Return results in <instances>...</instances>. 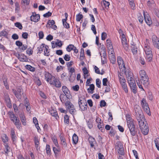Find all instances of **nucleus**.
<instances>
[{
  "label": "nucleus",
  "instance_id": "obj_1",
  "mask_svg": "<svg viewBox=\"0 0 159 159\" xmlns=\"http://www.w3.org/2000/svg\"><path fill=\"white\" fill-rule=\"evenodd\" d=\"M60 98L61 102L65 104L66 110L69 112L70 113L74 115L76 111L74 105L69 99L66 98L63 94H60Z\"/></svg>",
  "mask_w": 159,
  "mask_h": 159
},
{
  "label": "nucleus",
  "instance_id": "obj_2",
  "mask_svg": "<svg viewBox=\"0 0 159 159\" xmlns=\"http://www.w3.org/2000/svg\"><path fill=\"white\" fill-rule=\"evenodd\" d=\"M126 117L127 126L131 135L132 136H135L137 133V131L135 128V125L134 123V120L131 118L129 114L126 115Z\"/></svg>",
  "mask_w": 159,
  "mask_h": 159
},
{
  "label": "nucleus",
  "instance_id": "obj_3",
  "mask_svg": "<svg viewBox=\"0 0 159 159\" xmlns=\"http://www.w3.org/2000/svg\"><path fill=\"white\" fill-rule=\"evenodd\" d=\"M134 108L135 113V116L139 123L144 121L145 118L140 107L137 105H136L134 107Z\"/></svg>",
  "mask_w": 159,
  "mask_h": 159
},
{
  "label": "nucleus",
  "instance_id": "obj_4",
  "mask_svg": "<svg viewBox=\"0 0 159 159\" xmlns=\"http://www.w3.org/2000/svg\"><path fill=\"white\" fill-rule=\"evenodd\" d=\"M8 114L11 120L12 121L17 128L20 129L21 127V123L19 119H17L12 111H9Z\"/></svg>",
  "mask_w": 159,
  "mask_h": 159
},
{
  "label": "nucleus",
  "instance_id": "obj_5",
  "mask_svg": "<svg viewBox=\"0 0 159 159\" xmlns=\"http://www.w3.org/2000/svg\"><path fill=\"white\" fill-rule=\"evenodd\" d=\"M139 125L142 133L144 135H147L149 132V129L148 124L146 121L139 122Z\"/></svg>",
  "mask_w": 159,
  "mask_h": 159
},
{
  "label": "nucleus",
  "instance_id": "obj_6",
  "mask_svg": "<svg viewBox=\"0 0 159 159\" xmlns=\"http://www.w3.org/2000/svg\"><path fill=\"white\" fill-rule=\"evenodd\" d=\"M115 148L116 150H117L118 153L121 155H124V149L123 145L121 143L120 141L117 142L115 145Z\"/></svg>",
  "mask_w": 159,
  "mask_h": 159
},
{
  "label": "nucleus",
  "instance_id": "obj_7",
  "mask_svg": "<svg viewBox=\"0 0 159 159\" xmlns=\"http://www.w3.org/2000/svg\"><path fill=\"white\" fill-rule=\"evenodd\" d=\"M121 41L123 48L125 50H128L129 49V46L125 36L124 34H121Z\"/></svg>",
  "mask_w": 159,
  "mask_h": 159
},
{
  "label": "nucleus",
  "instance_id": "obj_8",
  "mask_svg": "<svg viewBox=\"0 0 159 159\" xmlns=\"http://www.w3.org/2000/svg\"><path fill=\"white\" fill-rule=\"evenodd\" d=\"M79 104L80 108L82 110H85L87 108V103L85 100H81L79 98Z\"/></svg>",
  "mask_w": 159,
  "mask_h": 159
},
{
  "label": "nucleus",
  "instance_id": "obj_9",
  "mask_svg": "<svg viewBox=\"0 0 159 159\" xmlns=\"http://www.w3.org/2000/svg\"><path fill=\"white\" fill-rule=\"evenodd\" d=\"M44 75L45 80L50 84L54 76L50 74L49 72H45Z\"/></svg>",
  "mask_w": 159,
  "mask_h": 159
},
{
  "label": "nucleus",
  "instance_id": "obj_10",
  "mask_svg": "<svg viewBox=\"0 0 159 159\" xmlns=\"http://www.w3.org/2000/svg\"><path fill=\"white\" fill-rule=\"evenodd\" d=\"M4 98L7 107L9 108H11L12 107V105L10 98L8 94L7 93H4Z\"/></svg>",
  "mask_w": 159,
  "mask_h": 159
},
{
  "label": "nucleus",
  "instance_id": "obj_11",
  "mask_svg": "<svg viewBox=\"0 0 159 159\" xmlns=\"http://www.w3.org/2000/svg\"><path fill=\"white\" fill-rule=\"evenodd\" d=\"M117 60L119 68L121 69L123 67L124 68V70H125L126 68L124 64V61L122 58L120 56L118 57L117 58Z\"/></svg>",
  "mask_w": 159,
  "mask_h": 159
},
{
  "label": "nucleus",
  "instance_id": "obj_12",
  "mask_svg": "<svg viewBox=\"0 0 159 159\" xmlns=\"http://www.w3.org/2000/svg\"><path fill=\"white\" fill-rule=\"evenodd\" d=\"M50 84L54 85L56 87L60 88L61 86V84L60 81L55 77L53 78Z\"/></svg>",
  "mask_w": 159,
  "mask_h": 159
},
{
  "label": "nucleus",
  "instance_id": "obj_13",
  "mask_svg": "<svg viewBox=\"0 0 159 159\" xmlns=\"http://www.w3.org/2000/svg\"><path fill=\"white\" fill-rule=\"evenodd\" d=\"M40 19V15L36 14L35 12H33L32 15L30 16V20L31 21L35 22H38Z\"/></svg>",
  "mask_w": 159,
  "mask_h": 159
},
{
  "label": "nucleus",
  "instance_id": "obj_14",
  "mask_svg": "<svg viewBox=\"0 0 159 159\" xmlns=\"http://www.w3.org/2000/svg\"><path fill=\"white\" fill-rule=\"evenodd\" d=\"M152 40L154 47L159 49V38L155 36H153L152 37Z\"/></svg>",
  "mask_w": 159,
  "mask_h": 159
},
{
  "label": "nucleus",
  "instance_id": "obj_15",
  "mask_svg": "<svg viewBox=\"0 0 159 159\" xmlns=\"http://www.w3.org/2000/svg\"><path fill=\"white\" fill-rule=\"evenodd\" d=\"M149 78L148 76L140 78V81L141 84H143L145 86H147L149 84Z\"/></svg>",
  "mask_w": 159,
  "mask_h": 159
},
{
  "label": "nucleus",
  "instance_id": "obj_16",
  "mask_svg": "<svg viewBox=\"0 0 159 159\" xmlns=\"http://www.w3.org/2000/svg\"><path fill=\"white\" fill-rule=\"evenodd\" d=\"M114 53V51L111 50L109 56L110 61L113 64H115L116 61V57L113 55Z\"/></svg>",
  "mask_w": 159,
  "mask_h": 159
},
{
  "label": "nucleus",
  "instance_id": "obj_17",
  "mask_svg": "<svg viewBox=\"0 0 159 159\" xmlns=\"http://www.w3.org/2000/svg\"><path fill=\"white\" fill-rule=\"evenodd\" d=\"M62 89L65 95L64 94L66 98L69 97L70 92L66 86H63L62 87Z\"/></svg>",
  "mask_w": 159,
  "mask_h": 159
},
{
  "label": "nucleus",
  "instance_id": "obj_18",
  "mask_svg": "<svg viewBox=\"0 0 159 159\" xmlns=\"http://www.w3.org/2000/svg\"><path fill=\"white\" fill-rule=\"evenodd\" d=\"M16 56L21 61H27L28 60L26 56H25L23 54H18Z\"/></svg>",
  "mask_w": 159,
  "mask_h": 159
},
{
  "label": "nucleus",
  "instance_id": "obj_19",
  "mask_svg": "<svg viewBox=\"0 0 159 159\" xmlns=\"http://www.w3.org/2000/svg\"><path fill=\"white\" fill-rule=\"evenodd\" d=\"M132 92L134 94H136L137 92V86L135 82L133 83H130L129 84Z\"/></svg>",
  "mask_w": 159,
  "mask_h": 159
},
{
  "label": "nucleus",
  "instance_id": "obj_20",
  "mask_svg": "<svg viewBox=\"0 0 159 159\" xmlns=\"http://www.w3.org/2000/svg\"><path fill=\"white\" fill-rule=\"evenodd\" d=\"M102 7L103 9L105 8H108L109 6L110 5V3L109 2H107L106 1L104 0L101 2Z\"/></svg>",
  "mask_w": 159,
  "mask_h": 159
},
{
  "label": "nucleus",
  "instance_id": "obj_21",
  "mask_svg": "<svg viewBox=\"0 0 159 159\" xmlns=\"http://www.w3.org/2000/svg\"><path fill=\"white\" fill-rule=\"evenodd\" d=\"M148 16V15H145V14L144 13V17L145 21L148 25H150L152 22L150 18Z\"/></svg>",
  "mask_w": 159,
  "mask_h": 159
},
{
  "label": "nucleus",
  "instance_id": "obj_22",
  "mask_svg": "<svg viewBox=\"0 0 159 159\" xmlns=\"http://www.w3.org/2000/svg\"><path fill=\"white\" fill-rule=\"evenodd\" d=\"M144 50L146 54L152 53V49L148 45L145 46L144 47Z\"/></svg>",
  "mask_w": 159,
  "mask_h": 159
},
{
  "label": "nucleus",
  "instance_id": "obj_23",
  "mask_svg": "<svg viewBox=\"0 0 159 159\" xmlns=\"http://www.w3.org/2000/svg\"><path fill=\"white\" fill-rule=\"evenodd\" d=\"M50 112L51 115L53 116H54L56 119L57 120L58 119L59 117L58 115L57 112V111L52 110L50 111Z\"/></svg>",
  "mask_w": 159,
  "mask_h": 159
},
{
  "label": "nucleus",
  "instance_id": "obj_24",
  "mask_svg": "<svg viewBox=\"0 0 159 159\" xmlns=\"http://www.w3.org/2000/svg\"><path fill=\"white\" fill-rule=\"evenodd\" d=\"M138 48L135 45L132 44L131 46V50L134 55H136L137 53Z\"/></svg>",
  "mask_w": 159,
  "mask_h": 159
},
{
  "label": "nucleus",
  "instance_id": "obj_25",
  "mask_svg": "<svg viewBox=\"0 0 159 159\" xmlns=\"http://www.w3.org/2000/svg\"><path fill=\"white\" fill-rule=\"evenodd\" d=\"M51 138L55 146L56 147H58L59 145L57 142V139L56 136L55 135H52L51 136Z\"/></svg>",
  "mask_w": 159,
  "mask_h": 159
},
{
  "label": "nucleus",
  "instance_id": "obj_26",
  "mask_svg": "<svg viewBox=\"0 0 159 159\" xmlns=\"http://www.w3.org/2000/svg\"><path fill=\"white\" fill-rule=\"evenodd\" d=\"M107 45L109 47L108 48L110 49L111 50H113V46H112V42L110 39H107L106 41Z\"/></svg>",
  "mask_w": 159,
  "mask_h": 159
},
{
  "label": "nucleus",
  "instance_id": "obj_27",
  "mask_svg": "<svg viewBox=\"0 0 159 159\" xmlns=\"http://www.w3.org/2000/svg\"><path fill=\"white\" fill-rule=\"evenodd\" d=\"M94 88V85L93 84H90L89 88L87 89L88 93L92 94L93 93Z\"/></svg>",
  "mask_w": 159,
  "mask_h": 159
},
{
  "label": "nucleus",
  "instance_id": "obj_28",
  "mask_svg": "<svg viewBox=\"0 0 159 159\" xmlns=\"http://www.w3.org/2000/svg\"><path fill=\"white\" fill-rule=\"evenodd\" d=\"M78 136L75 134H74L72 137L73 143L75 144H76L78 143Z\"/></svg>",
  "mask_w": 159,
  "mask_h": 159
},
{
  "label": "nucleus",
  "instance_id": "obj_29",
  "mask_svg": "<svg viewBox=\"0 0 159 159\" xmlns=\"http://www.w3.org/2000/svg\"><path fill=\"white\" fill-rule=\"evenodd\" d=\"M127 78L129 84H130V83L132 84L135 82V81L133 78V75H130V77H129Z\"/></svg>",
  "mask_w": 159,
  "mask_h": 159
},
{
  "label": "nucleus",
  "instance_id": "obj_30",
  "mask_svg": "<svg viewBox=\"0 0 159 159\" xmlns=\"http://www.w3.org/2000/svg\"><path fill=\"white\" fill-rule=\"evenodd\" d=\"M139 76L140 78L148 76L145 71L144 70H141L139 71Z\"/></svg>",
  "mask_w": 159,
  "mask_h": 159
},
{
  "label": "nucleus",
  "instance_id": "obj_31",
  "mask_svg": "<svg viewBox=\"0 0 159 159\" xmlns=\"http://www.w3.org/2000/svg\"><path fill=\"white\" fill-rule=\"evenodd\" d=\"M102 51L101 52H100V55H101L102 54V56H101L106 57V50L104 46H102Z\"/></svg>",
  "mask_w": 159,
  "mask_h": 159
},
{
  "label": "nucleus",
  "instance_id": "obj_32",
  "mask_svg": "<svg viewBox=\"0 0 159 159\" xmlns=\"http://www.w3.org/2000/svg\"><path fill=\"white\" fill-rule=\"evenodd\" d=\"M2 139L4 144H7V142L8 141V138L6 134H3Z\"/></svg>",
  "mask_w": 159,
  "mask_h": 159
},
{
  "label": "nucleus",
  "instance_id": "obj_33",
  "mask_svg": "<svg viewBox=\"0 0 159 159\" xmlns=\"http://www.w3.org/2000/svg\"><path fill=\"white\" fill-rule=\"evenodd\" d=\"M34 143L35 145L36 148L38 149L39 146V143L38 139L36 137H35L34 138Z\"/></svg>",
  "mask_w": 159,
  "mask_h": 159
},
{
  "label": "nucleus",
  "instance_id": "obj_34",
  "mask_svg": "<svg viewBox=\"0 0 159 159\" xmlns=\"http://www.w3.org/2000/svg\"><path fill=\"white\" fill-rule=\"evenodd\" d=\"M143 110L149 116L151 115V113L150 111V108L148 107V106H145V107H143Z\"/></svg>",
  "mask_w": 159,
  "mask_h": 159
},
{
  "label": "nucleus",
  "instance_id": "obj_35",
  "mask_svg": "<svg viewBox=\"0 0 159 159\" xmlns=\"http://www.w3.org/2000/svg\"><path fill=\"white\" fill-rule=\"evenodd\" d=\"M146 59L148 62H151L152 59V53L146 54Z\"/></svg>",
  "mask_w": 159,
  "mask_h": 159
},
{
  "label": "nucleus",
  "instance_id": "obj_36",
  "mask_svg": "<svg viewBox=\"0 0 159 159\" xmlns=\"http://www.w3.org/2000/svg\"><path fill=\"white\" fill-rule=\"evenodd\" d=\"M83 71L84 74V77L85 79L87 78L88 77V71L86 68H84L82 69Z\"/></svg>",
  "mask_w": 159,
  "mask_h": 159
},
{
  "label": "nucleus",
  "instance_id": "obj_37",
  "mask_svg": "<svg viewBox=\"0 0 159 159\" xmlns=\"http://www.w3.org/2000/svg\"><path fill=\"white\" fill-rule=\"evenodd\" d=\"M141 104L143 108L145 107V106H148L146 102V99L144 98H143L141 101Z\"/></svg>",
  "mask_w": 159,
  "mask_h": 159
},
{
  "label": "nucleus",
  "instance_id": "obj_38",
  "mask_svg": "<svg viewBox=\"0 0 159 159\" xmlns=\"http://www.w3.org/2000/svg\"><path fill=\"white\" fill-rule=\"evenodd\" d=\"M5 148V153L7 155L9 152H10V148L9 147L7 144H4Z\"/></svg>",
  "mask_w": 159,
  "mask_h": 159
},
{
  "label": "nucleus",
  "instance_id": "obj_39",
  "mask_svg": "<svg viewBox=\"0 0 159 159\" xmlns=\"http://www.w3.org/2000/svg\"><path fill=\"white\" fill-rule=\"evenodd\" d=\"M48 46H45L44 51V55L47 56H48L49 55V52L48 50Z\"/></svg>",
  "mask_w": 159,
  "mask_h": 159
},
{
  "label": "nucleus",
  "instance_id": "obj_40",
  "mask_svg": "<svg viewBox=\"0 0 159 159\" xmlns=\"http://www.w3.org/2000/svg\"><path fill=\"white\" fill-rule=\"evenodd\" d=\"M45 44L44 43H42V44L41 45L40 47H38V49L39 50V53H41L43 51V48H45Z\"/></svg>",
  "mask_w": 159,
  "mask_h": 159
},
{
  "label": "nucleus",
  "instance_id": "obj_41",
  "mask_svg": "<svg viewBox=\"0 0 159 159\" xmlns=\"http://www.w3.org/2000/svg\"><path fill=\"white\" fill-rule=\"evenodd\" d=\"M156 146L158 150H159V139L156 138L154 140Z\"/></svg>",
  "mask_w": 159,
  "mask_h": 159
},
{
  "label": "nucleus",
  "instance_id": "obj_42",
  "mask_svg": "<svg viewBox=\"0 0 159 159\" xmlns=\"http://www.w3.org/2000/svg\"><path fill=\"white\" fill-rule=\"evenodd\" d=\"M64 26L66 28H69V25L66 22V20L65 19H63L62 20Z\"/></svg>",
  "mask_w": 159,
  "mask_h": 159
},
{
  "label": "nucleus",
  "instance_id": "obj_43",
  "mask_svg": "<svg viewBox=\"0 0 159 159\" xmlns=\"http://www.w3.org/2000/svg\"><path fill=\"white\" fill-rule=\"evenodd\" d=\"M25 68L27 69L32 71H34L35 70V68L30 65H26Z\"/></svg>",
  "mask_w": 159,
  "mask_h": 159
},
{
  "label": "nucleus",
  "instance_id": "obj_44",
  "mask_svg": "<svg viewBox=\"0 0 159 159\" xmlns=\"http://www.w3.org/2000/svg\"><path fill=\"white\" fill-rule=\"evenodd\" d=\"M89 142L91 146H93V142L94 141V139L93 137H90L88 139Z\"/></svg>",
  "mask_w": 159,
  "mask_h": 159
},
{
  "label": "nucleus",
  "instance_id": "obj_45",
  "mask_svg": "<svg viewBox=\"0 0 159 159\" xmlns=\"http://www.w3.org/2000/svg\"><path fill=\"white\" fill-rule=\"evenodd\" d=\"M83 18V15L80 13H79L76 16V20L77 21H80Z\"/></svg>",
  "mask_w": 159,
  "mask_h": 159
},
{
  "label": "nucleus",
  "instance_id": "obj_46",
  "mask_svg": "<svg viewBox=\"0 0 159 159\" xmlns=\"http://www.w3.org/2000/svg\"><path fill=\"white\" fill-rule=\"evenodd\" d=\"M64 122L66 124H69V116L67 115H66L64 116Z\"/></svg>",
  "mask_w": 159,
  "mask_h": 159
},
{
  "label": "nucleus",
  "instance_id": "obj_47",
  "mask_svg": "<svg viewBox=\"0 0 159 159\" xmlns=\"http://www.w3.org/2000/svg\"><path fill=\"white\" fill-rule=\"evenodd\" d=\"M15 11L16 12H19L20 8L19 3L17 2H16L15 3Z\"/></svg>",
  "mask_w": 159,
  "mask_h": 159
},
{
  "label": "nucleus",
  "instance_id": "obj_48",
  "mask_svg": "<svg viewBox=\"0 0 159 159\" xmlns=\"http://www.w3.org/2000/svg\"><path fill=\"white\" fill-rule=\"evenodd\" d=\"M101 62L102 65L107 63V58L105 56H101Z\"/></svg>",
  "mask_w": 159,
  "mask_h": 159
},
{
  "label": "nucleus",
  "instance_id": "obj_49",
  "mask_svg": "<svg viewBox=\"0 0 159 159\" xmlns=\"http://www.w3.org/2000/svg\"><path fill=\"white\" fill-rule=\"evenodd\" d=\"M30 0H22L21 4L24 6L28 5L29 4Z\"/></svg>",
  "mask_w": 159,
  "mask_h": 159
},
{
  "label": "nucleus",
  "instance_id": "obj_50",
  "mask_svg": "<svg viewBox=\"0 0 159 159\" xmlns=\"http://www.w3.org/2000/svg\"><path fill=\"white\" fill-rule=\"evenodd\" d=\"M53 150L55 156L57 157L58 152H60V150L58 149H57L55 147H53Z\"/></svg>",
  "mask_w": 159,
  "mask_h": 159
},
{
  "label": "nucleus",
  "instance_id": "obj_51",
  "mask_svg": "<svg viewBox=\"0 0 159 159\" xmlns=\"http://www.w3.org/2000/svg\"><path fill=\"white\" fill-rule=\"evenodd\" d=\"M74 45L72 44L69 45L66 48V50L68 52H70L74 48Z\"/></svg>",
  "mask_w": 159,
  "mask_h": 159
},
{
  "label": "nucleus",
  "instance_id": "obj_52",
  "mask_svg": "<svg viewBox=\"0 0 159 159\" xmlns=\"http://www.w3.org/2000/svg\"><path fill=\"white\" fill-rule=\"evenodd\" d=\"M69 72L71 73L70 74V78H69L70 80L71 81L70 79L72 76V73L74 72L75 71V70L74 68L73 67H71L70 69H69Z\"/></svg>",
  "mask_w": 159,
  "mask_h": 159
},
{
  "label": "nucleus",
  "instance_id": "obj_53",
  "mask_svg": "<svg viewBox=\"0 0 159 159\" xmlns=\"http://www.w3.org/2000/svg\"><path fill=\"white\" fill-rule=\"evenodd\" d=\"M15 26L18 28L19 29L21 30L22 29V26L21 23L19 22H17L15 23Z\"/></svg>",
  "mask_w": 159,
  "mask_h": 159
},
{
  "label": "nucleus",
  "instance_id": "obj_54",
  "mask_svg": "<svg viewBox=\"0 0 159 159\" xmlns=\"http://www.w3.org/2000/svg\"><path fill=\"white\" fill-rule=\"evenodd\" d=\"M46 150L47 153L48 155H50L51 149L49 145H46Z\"/></svg>",
  "mask_w": 159,
  "mask_h": 159
},
{
  "label": "nucleus",
  "instance_id": "obj_55",
  "mask_svg": "<svg viewBox=\"0 0 159 159\" xmlns=\"http://www.w3.org/2000/svg\"><path fill=\"white\" fill-rule=\"evenodd\" d=\"M107 35L105 32H102L101 34V39L102 40H104L107 38Z\"/></svg>",
  "mask_w": 159,
  "mask_h": 159
},
{
  "label": "nucleus",
  "instance_id": "obj_56",
  "mask_svg": "<svg viewBox=\"0 0 159 159\" xmlns=\"http://www.w3.org/2000/svg\"><path fill=\"white\" fill-rule=\"evenodd\" d=\"M148 98L149 100L152 101L153 100V96L151 92H149L148 93Z\"/></svg>",
  "mask_w": 159,
  "mask_h": 159
},
{
  "label": "nucleus",
  "instance_id": "obj_57",
  "mask_svg": "<svg viewBox=\"0 0 159 159\" xmlns=\"http://www.w3.org/2000/svg\"><path fill=\"white\" fill-rule=\"evenodd\" d=\"M55 24L54 21L53 20H49L48 21V24L50 27Z\"/></svg>",
  "mask_w": 159,
  "mask_h": 159
},
{
  "label": "nucleus",
  "instance_id": "obj_58",
  "mask_svg": "<svg viewBox=\"0 0 159 159\" xmlns=\"http://www.w3.org/2000/svg\"><path fill=\"white\" fill-rule=\"evenodd\" d=\"M129 4L131 8L133 10L135 8V4L134 3V1L129 2Z\"/></svg>",
  "mask_w": 159,
  "mask_h": 159
},
{
  "label": "nucleus",
  "instance_id": "obj_59",
  "mask_svg": "<svg viewBox=\"0 0 159 159\" xmlns=\"http://www.w3.org/2000/svg\"><path fill=\"white\" fill-rule=\"evenodd\" d=\"M57 41L55 43L56 45L60 47H61L62 45V43L61 41L59 40L58 39H57Z\"/></svg>",
  "mask_w": 159,
  "mask_h": 159
},
{
  "label": "nucleus",
  "instance_id": "obj_60",
  "mask_svg": "<svg viewBox=\"0 0 159 159\" xmlns=\"http://www.w3.org/2000/svg\"><path fill=\"white\" fill-rule=\"evenodd\" d=\"M26 52L27 54H28L30 56L33 54V51L32 48H29L26 51Z\"/></svg>",
  "mask_w": 159,
  "mask_h": 159
},
{
  "label": "nucleus",
  "instance_id": "obj_61",
  "mask_svg": "<svg viewBox=\"0 0 159 159\" xmlns=\"http://www.w3.org/2000/svg\"><path fill=\"white\" fill-rule=\"evenodd\" d=\"M122 88L124 90L125 93H127L128 92V89L127 87V86L126 84H124L121 85Z\"/></svg>",
  "mask_w": 159,
  "mask_h": 159
},
{
  "label": "nucleus",
  "instance_id": "obj_62",
  "mask_svg": "<svg viewBox=\"0 0 159 159\" xmlns=\"http://www.w3.org/2000/svg\"><path fill=\"white\" fill-rule=\"evenodd\" d=\"M21 47H19V48L20 49L21 51H24L27 48V46L26 45H23Z\"/></svg>",
  "mask_w": 159,
  "mask_h": 159
},
{
  "label": "nucleus",
  "instance_id": "obj_63",
  "mask_svg": "<svg viewBox=\"0 0 159 159\" xmlns=\"http://www.w3.org/2000/svg\"><path fill=\"white\" fill-rule=\"evenodd\" d=\"M107 105V103L104 100H101L100 102V106L101 107H105Z\"/></svg>",
  "mask_w": 159,
  "mask_h": 159
},
{
  "label": "nucleus",
  "instance_id": "obj_64",
  "mask_svg": "<svg viewBox=\"0 0 159 159\" xmlns=\"http://www.w3.org/2000/svg\"><path fill=\"white\" fill-rule=\"evenodd\" d=\"M64 59L66 61H69L70 59V55L66 54L65 55V56L64 57Z\"/></svg>",
  "mask_w": 159,
  "mask_h": 159
}]
</instances>
